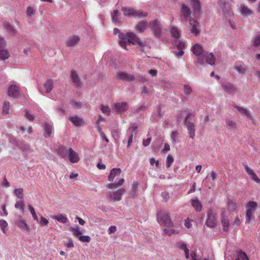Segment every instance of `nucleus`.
<instances>
[{
    "label": "nucleus",
    "instance_id": "obj_1",
    "mask_svg": "<svg viewBox=\"0 0 260 260\" xmlns=\"http://www.w3.org/2000/svg\"><path fill=\"white\" fill-rule=\"evenodd\" d=\"M113 33L114 35H118L120 39L119 44L125 50H128L126 48V46L129 44L138 45L142 47L145 46L144 44L133 32H128L125 35L121 34L119 29L115 28L113 30Z\"/></svg>",
    "mask_w": 260,
    "mask_h": 260
},
{
    "label": "nucleus",
    "instance_id": "obj_2",
    "mask_svg": "<svg viewBox=\"0 0 260 260\" xmlns=\"http://www.w3.org/2000/svg\"><path fill=\"white\" fill-rule=\"evenodd\" d=\"M157 220L160 225H164L167 227L173 226V222L171 219L169 213L166 211H160L157 214Z\"/></svg>",
    "mask_w": 260,
    "mask_h": 260
},
{
    "label": "nucleus",
    "instance_id": "obj_3",
    "mask_svg": "<svg viewBox=\"0 0 260 260\" xmlns=\"http://www.w3.org/2000/svg\"><path fill=\"white\" fill-rule=\"evenodd\" d=\"M121 10L124 15L126 16L144 18L147 16V13L141 10H137L132 8L122 7Z\"/></svg>",
    "mask_w": 260,
    "mask_h": 260
},
{
    "label": "nucleus",
    "instance_id": "obj_4",
    "mask_svg": "<svg viewBox=\"0 0 260 260\" xmlns=\"http://www.w3.org/2000/svg\"><path fill=\"white\" fill-rule=\"evenodd\" d=\"M257 204L254 201H249L247 203L246 208V222H250L256 210Z\"/></svg>",
    "mask_w": 260,
    "mask_h": 260
},
{
    "label": "nucleus",
    "instance_id": "obj_5",
    "mask_svg": "<svg viewBox=\"0 0 260 260\" xmlns=\"http://www.w3.org/2000/svg\"><path fill=\"white\" fill-rule=\"evenodd\" d=\"M206 225L210 228L214 227L217 223V217L215 212L212 209H209L207 213Z\"/></svg>",
    "mask_w": 260,
    "mask_h": 260
},
{
    "label": "nucleus",
    "instance_id": "obj_6",
    "mask_svg": "<svg viewBox=\"0 0 260 260\" xmlns=\"http://www.w3.org/2000/svg\"><path fill=\"white\" fill-rule=\"evenodd\" d=\"M218 5L225 16L233 15L231 6L229 3H226L225 0H220L218 2Z\"/></svg>",
    "mask_w": 260,
    "mask_h": 260
},
{
    "label": "nucleus",
    "instance_id": "obj_7",
    "mask_svg": "<svg viewBox=\"0 0 260 260\" xmlns=\"http://www.w3.org/2000/svg\"><path fill=\"white\" fill-rule=\"evenodd\" d=\"M125 192L124 188H121L115 191L110 192L109 193V198L112 202H118L121 200L122 196Z\"/></svg>",
    "mask_w": 260,
    "mask_h": 260
},
{
    "label": "nucleus",
    "instance_id": "obj_8",
    "mask_svg": "<svg viewBox=\"0 0 260 260\" xmlns=\"http://www.w3.org/2000/svg\"><path fill=\"white\" fill-rule=\"evenodd\" d=\"M190 116H193V115L191 114H187L185 119L184 123L188 131L189 138L191 139H193L195 137V125L192 122L188 121V119Z\"/></svg>",
    "mask_w": 260,
    "mask_h": 260
},
{
    "label": "nucleus",
    "instance_id": "obj_9",
    "mask_svg": "<svg viewBox=\"0 0 260 260\" xmlns=\"http://www.w3.org/2000/svg\"><path fill=\"white\" fill-rule=\"evenodd\" d=\"M188 30L195 36L198 35L200 32L199 23L193 19H189V24L188 27Z\"/></svg>",
    "mask_w": 260,
    "mask_h": 260
},
{
    "label": "nucleus",
    "instance_id": "obj_10",
    "mask_svg": "<svg viewBox=\"0 0 260 260\" xmlns=\"http://www.w3.org/2000/svg\"><path fill=\"white\" fill-rule=\"evenodd\" d=\"M191 50L194 54L198 56L197 62L199 63L203 64L204 60L200 56L203 53V47L200 45L196 44L192 47Z\"/></svg>",
    "mask_w": 260,
    "mask_h": 260
},
{
    "label": "nucleus",
    "instance_id": "obj_11",
    "mask_svg": "<svg viewBox=\"0 0 260 260\" xmlns=\"http://www.w3.org/2000/svg\"><path fill=\"white\" fill-rule=\"evenodd\" d=\"M191 14L190 9L185 4L181 5L180 17L182 21L186 22Z\"/></svg>",
    "mask_w": 260,
    "mask_h": 260
},
{
    "label": "nucleus",
    "instance_id": "obj_12",
    "mask_svg": "<svg viewBox=\"0 0 260 260\" xmlns=\"http://www.w3.org/2000/svg\"><path fill=\"white\" fill-rule=\"evenodd\" d=\"M149 27L152 29L156 36L158 37H160L161 33V26L159 22L157 20L150 22L149 24Z\"/></svg>",
    "mask_w": 260,
    "mask_h": 260
},
{
    "label": "nucleus",
    "instance_id": "obj_13",
    "mask_svg": "<svg viewBox=\"0 0 260 260\" xmlns=\"http://www.w3.org/2000/svg\"><path fill=\"white\" fill-rule=\"evenodd\" d=\"M116 78L122 81H132L135 79V77L125 72H120L117 73Z\"/></svg>",
    "mask_w": 260,
    "mask_h": 260
},
{
    "label": "nucleus",
    "instance_id": "obj_14",
    "mask_svg": "<svg viewBox=\"0 0 260 260\" xmlns=\"http://www.w3.org/2000/svg\"><path fill=\"white\" fill-rule=\"evenodd\" d=\"M80 38L77 35H72L70 36L66 42V45L67 47H74L78 44Z\"/></svg>",
    "mask_w": 260,
    "mask_h": 260
},
{
    "label": "nucleus",
    "instance_id": "obj_15",
    "mask_svg": "<svg viewBox=\"0 0 260 260\" xmlns=\"http://www.w3.org/2000/svg\"><path fill=\"white\" fill-rule=\"evenodd\" d=\"M68 158L72 163H76L79 161L80 158L78 154L73 149H68Z\"/></svg>",
    "mask_w": 260,
    "mask_h": 260
},
{
    "label": "nucleus",
    "instance_id": "obj_16",
    "mask_svg": "<svg viewBox=\"0 0 260 260\" xmlns=\"http://www.w3.org/2000/svg\"><path fill=\"white\" fill-rule=\"evenodd\" d=\"M221 86L224 92L226 93H231L237 90L236 86L230 82L223 83L221 84Z\"/></svg>",
    "mask_w": 260,
    "mask_h": 260
},
{
    "label": "nucleus",
    "instance_id": "obj_17",
    "mask_svg": "<svg viewBox=\"0 0 260 260\" xmlns=\"http://www.w3.org/2000/svg\"><path fill=\"white\" fill-rule=\"evenodd\" d=\"M71 78L72 82V84L74 86L77 87L80 86L81 81L76 71L74 70H72L71 71Z\"/></svg>",
    "mask_w": 260,
    "mask_h": 260
},
{
    "label": "nucleus",
    "instance_id": "obj_18",
    "mask_svg": "<svg viewBox=\"0 0 260 260\" xmlns=\"http://www.w3.org/2000/svg\"><path fill=\"white\" fill-rule=\"evenodd\" d=\"M19 94V88L16 85H11L9 87L8 94L14 99L17 98Z\"/></svg>",
    "mask_w": 260,
    "mask_h": 260
},
{
    "label": "nucleus",
    "instance_id": "obj_19",
    "mask_svg": "<svg viewBox=\"0 0 260 260\" xmlns=\"http://www.w3.org/2000/svg\"><path fill=\"white\" fill-rule=\"evenodd\" d=\"M234 107L242 116H246L251 120H253V117L251 115L249 111L247 110V109L239 106H235Z\"/></svg>",
    "mask_w": 260,
    "mask_h": 260
},
{
    "label": "nucleus",
    "instance_id": "obj_20",
    "mask_svg": "<svg viewBox=\"0 0 260 260\" xmlns=\"http://www.w3.org/2000/svg\"><path fill=\"white\" fill-rule=\"evenodd\" d=\"M69 120L76 126H80L84 124V120L82 118L78 116H70Z\"/></svg>",
    "mask_w": 260,
    "mask_h": 260
},
{
    "label": "nucleus",
    "instance_id": "obj_21",
    "mask_svg": "<svg viewBox=\"0 0 260 260\" xmlns=\"http://www.w3.org/2000/svg\"><path fill=\"white\" fill-rule=\"evenodd\" d=\"M115 110L118 113L124 112L127 109L126 102L117 103L114 104Z\"/></svg>",
    "mask_w": 260,
    "mask_h": 260
},
{
    "label": "nucleus",
    "instance_id": "obj_22",
    "mask_svg": "<svg viewBox=\"0 0 260 260\" xmlns=\"http://www.w3.org/2000/svg\"><path fill=\"white\" fill-rule=\"evenodd\" d=\"M226 208L229 212L236 211L238 206L235 200L229 199L226 203Z\"/></svg>",
    "mask_w": 260,
    "mask_h": 260
},
{
    "label": "nucleus",
    "instance_id": "obj_23",
    "mask_svg": "<svg viewBox=\"0 0 260 260\" xmlns=\"http://www.w3.org/2000/svg\"><path fill=\"white\" fill-rule=\"evenodd\" d=\"M190 202L191 205L196 211L200 212L202 211L203 206L197 197L192 199Z\"/></svg>",
    "mask_w": 260,
    "mask_h": 260
},
{
    "label": "nucleus",
    "instance_id": "obj_24",
    "mask_svg": "<svg viewBox=\"0 0 260 260\" xmlns=\"http://www.w3.org/2000/svg\"><path fill=\"white\" fill-rule=\"evenodd\" d=\"M239 10L241 14L243 16L251 15L253 13L252 11L244 4L240 5Z\"/></svg>",
    "mask_w": 260,
    "mask_h": 260
},
{
    "label": "nucleus",
    "instance_id": "obj_25",
    "mask_svg": "<svg viewBox=\"0 0 260 260\" xmlns=\"http://www.w3.org/2000/svg\"><path fill=\"white\" fill-rule=\"evenodd\" d=\"M244 168L246 173L251 176V179L256 183L260 184V179L258 178L257 175L254 173L253 171L249 168L246 165H244Z\"/></svg>",
    "mask_w": 260,
    "mask_h": 260
},
{
    "label": "nucleus",
    "instance_id": "obj_26",
    "mask_svg": "<svg viewBox=\"0 0 260 260\" xmlns=\"http://www.w3.org/2000/svg\"><path fill=\"white\" fill-rule=\"evenodd\" d=\"M203 56L206 59V61L210 65H213L215 63V58L212 53L204 52Z\"/></svg>",
    "mask_w": 260,
    "mask_h": 260
},
{
    "label": "nucleus",
    "instance_id": "obj_27",
    "mask_svg": "<svg viewBox=\"0 0 260 260\" xmlns=\"http://www.w3.org/2000/svg\"><path fill=\"white\" fill-rule=\"evenodd\" d=\"M225 211H222L221 213V223L223 226L224 231H228L230 225V222L228 218L225 215Z\"/></svg>",
    "mask_w": 260,
    "mask_h": 260
},
{
    "label": "nucleus",
    "instance_id": "obj_28",
    "mask_svg": "<svg viewBox=\"0 0 260 260\" xmlns=\"http://www.w3.org/2000/svg\"><path fill=\"white\" fill-rule=\"evenodd\" d=\"M17 225L19 229L25 231H29L30 227L26 222L22 218H20L17 222Z\"/></svg>",
    "mask_w": 260,
    "mask_h": 260
},
{
    "label": "nucleus",
    "instance_id": "obj_29",
    "mask_svg": "<svg viewBox=\"0 0 260 260\" xmlns=\"http://www.w3.org/2000/svg\"><path fill=\"white\" fill-rule=\"evenodd\" d=\"M121 173V170L119 168L113 169L109 175L108 180L109 181H113L114 178L119 175Z\"/></svg>",
    "mask_w": 260,
    "mask_h": 260
},
{
    "label": "nucleus",
    "instance_id": "obj_30",
    "mask_svg": "<svg viewBox=\"0 0 260 260\" xmlns=\"http://www.w3.org/2000/svg\"><path fill=\"white\" fill-rule=\"evenodd\" d=\"M191 5L192 6L194 13H198L199 15L201 12V6L199 0H191Z\"/></svg>",
    "mask_w": 260,
    "mask_h": 260
},
{
    "label": "nucleus",
    "instance_id": "obj_31",
    "mask_svg": "<svg viewBox=\"0 0 260 260\" xmlns=\"http://www.w3.org/2000/svg\"><path fill=\"white\" fill-rule=\"evenodd\" d=\"M139 183L138 182L134 181L132 185V188L129 193L131 198H135L138 196V187Z\"/></svg>",
    "mask_w": 260,
    "mask_h": 260
},
{
    "label": "nucleus",
    "instance_id": "obj_32",
    "mask_svg": "<svg viewBox=\"0 0 260 260\" xmlns=\"http://www.w3.org/2000/svg\"><path fill=\"white\" fill-rule=\"evenodd\" d=\"M148 26H149L148 23L146 21H142L136 25V28L140 32H143Z\"/></svg>",
    "mask_w": 260,
    "mask_h": 260
},
{
    "label": "nucleus",
    "instance_id": "obj_33",
    "mask_svg": "<svg viewBox=\"0 0 260 260\" xmlns=\"http://www.w3.org/2000/svg\"><path fill=\"white\" fill-rule=\"evenodd\" d=\"M45 89L44 92L49 93L51 91L53 87V82L51 79L47 80L44 84Z\"/></svg>",
    "mask_w": 260,
    "mask_h": 260
},
{
    "label": "nucleus",
    "instance_id": "obj_34",
    "mask_svg": "<svg viewBox=\"0 0 260 260\" xmlns=\"http://www.w3.org/2000/svg\"><path fill=\"white\" fill-rule=\"evenodd\" d=\"M53 129V127L52 125L46 123L44 126L45 134L44 136L46 138H48L51 136Z\"/></svg>",
    "mask_w": 260,
    "mask_h": 260
},
{
    "label": "nucleus",
    "instance_id": "obj_35",
    "mask_svg": "<svg viewBox=\"0 0 260 260\" xmlns=\"http://www.w3.org/2000/svg\"><path fill=\"white\" fill-rule=\"evenodd\" d=\"M52 218L54 219L57 220L58 222H60L62 223H66L68 221V219L67 217V216H66L62 214H59L58 215H54V216H53L52 217Z\"/></svg>",
    "mask_w": 260,
    "mask_h": 260
},
{
    "label": "nucleus",
    "instance_id": "obj_36",
    "mask_svg": "<svg viewBox=\"0 0 260 260\" xmlns=\"http://www.w3.org/2000/svg\"><path fill=\"white\" fill-rule=\"evenodd\" d=\"M57 153L62 158L66 159L68 154V149H67L65 147L60 146L58 148Z\"/></svg>",
    "mask_w": 260,
    "mask_h": 260
},
{
    "label": "nucleus",
    "instance_id": "obj_37",
    "mask_svg": "<svg viewBox=\"0 0 260 260\" xmlns=\"http://www.w3.org/2000/svg\"><path fill=\"white\" fill-rule=\"evenodd\" d=\"M124 179L123 178H121L120 179L118 182H114V183H109L107 187L109 188V189H111L113 187H120L121 186L123 183H124Z\"/></svg>",
    "mask_w": 260,
    "mask_h": 260
},
{
    "label": "nucleus",
    "instance_id": "obj_38",
    "mask_svg": "<svg viewBox=\"0 0 260 260\" xmlns=\"http://www.w3.org/2000/svg\"><path fill=\"white\" fill-rule=\"evenodd\" d=\"M14 193L18 199H23L24 193L23 189L22 188H16L14 191Z\"/></svg>",
    "mask_w": 260,
    "mask_h": 260
},
{
    "label": "nucleus",
    "instance_id": "obj_39",
    "mask_svg": "<svg viewBox=\"0 0 260 260\" xmlns=\"http://www.w3.org/2000/svg\"><path fill=\"white\" fill-rule=\"evenodd\" d=\"M237 257L235 260H249L246 254L242 251H238L237 253Z\"/></svg>",
    "mask_w": 260,
    "mask_h": 260
},
{
    "label": "nucleus",
    "instance_id": "obj_40",
    "mask_svg": "<svg viewBox=\"0 0 260 260\" xmlns=\"http://www.w3.org/2000/svg\"><path fill=\"white\" fill-rule=\"evenodd\" d=\"M70 229H71V231L73 232L74 236H75L76 237H77L78 238L82 234V232L80 230V228L79 226L71 227L70 228Z\"/></svg>",
    "mask_w": 260,
    "mask_h": 260
},
{
    "label": "nucleus",
    "instance_id": "obj_41",
    "mask_svg": "<svg viewBox=\"0 0 260 260\" xmlns=\"http://www.w3.org/2000/svg\"><path fill=\"white\" fill-rule=\"evenodd\" d=\"M233 68L240 74H244L246 71V68L242 65H234Z\"/></svg>",
    "mask_w": 260,
    "mask_h": 260
},
{
    "label": "nucleus",
    "instance_id": "obj_42",
    "mask_svg": "<svg viewBox=\"0 0 260 260\" xmlns=\"http://www.w3.org/2000/svg\"><path fill=\"white\" fill-rule=\"evenodd\" d=\"M24 200H21L20 201H17L15 205V207L16 209H19L23 212L24 207Z\"/></svg>",
    "mask_w": 260,
    "mask_h": 260
},
{
    "label": "nucleus",
    "instance_id": "obj_43",
    "mask_svg": "<svg viewBox=\"0 0 260 260\" xmlns=\"http://www.w3.org/2000/svg\"><path fill=\"white\" fill-rule=\"evenodd\" d=\"M164 233L165 235L170 236L173 234H178L179 233V231L173 229H165L164 230Z\"/></svg>",
    "mask_w": 260,
    "mask_h": 260
},
{
    "label": "nucleus",
    "instance_id": "obj_44",
    "mask_svg": "<svg viewBox=\"0 0 260 260\" xmlns=\"http://www.w3.org/2000/svg\"><path fill=\"white\" fill-rule=\"evenodd\" d=\"M5 26L11 36H14L16 34V30L13 27L11 24L6 23Z\"/></svg>",
    "mask_w": 260,
    "mask_h": 260
},
{
    "label": "nucleus",
    "instance_id": "obj_45",
    "mask_svg": "<svg viewBox=\"0 0 260 260\" xmlns=\"http://www.w3.org/2000/svg\"><path fill=\"white\" fill-rule=\"evenodd\" d=\"M9 52L6 50H0V59L6 60L9 57Z\"/></svg>",
    "mask_w": 260,
    "mask_h": 260
},
{
    "label": "nucleus",
    "instance_id": "obj_46",
    "mask_svg": "<svg viewBox=\"0 0 260 260\" xmlns=\"http://www.w3.org/2000/svg\"><path fill=\"white\" fill-rule=\"evenodd\" d=\"M10 107V103L8 102H5L3 104V114L5 115L8 114Z\"/></svg>",
    "mask_w": 260,
    "mask_h": 260
},
{
    "label": "nucleus",
    "instance_id": "obj_47",
    "mask_svg": "<svg viewBox=\"0 0 260 260\" xmlns=\"http://www.w3.org/2000/svg\"><path fill=\"white\" fill-rule=\"evenodd\" d=\"M120 15L119 12L115 10L113 11V14H112V18L113 21L115 22H119V16Z\"/></svg>",
    "mask_w": 260,
    "mask_h": 260
},
{
    "label": "nucleus",
    "instance_id": "obj_48",
    "mask_svg": "<svg viewBox=\"0 0 260 260\" xmlns=\"http://www.w3.org/2000/svg\"><path fill=\"white\" fill-rule=\"evenodd\" d=\"M101 109L104 114L107 115V116L110 115L111 110L109 106L102 105L101 106Z\"/></svg>",
    "mask_w": 260,
    "mask_h": 260
},
{
    "label": "nucleus",
    "instance_id": "obj_49",
    "mask_svg": "<svg viewBox=\"0 0 260 260\" xmlns=\"http://www.w3.org/2000/svg\"><path fill=\"white\" fill-rule=\"evenodd\" d=\"M8 225V223L6 220L3 219L0 220V227L4 233H6Z\"/></svg>",
    "mask_w": 260,
    "mask_h": 260
},
{
    "label": "nucleus",
    "instance_id": "obj_50",
    "mask_svg": "<svg viewBox=\"0 0 260 260\" xmlns=\"http://www.w3.org/2000/svg\"><path fill=\"white\" fill-rule=\"evenodd\" d=\"M171 34L172 36L176 39H178L180 37V31L177 27L172 28Z\"/></svg>",
    "mask_w": 260,
    "mask_h": 260
},
{
    "label": "nucleus",
    "instance_id": "obj_51",
    "mask_svg": "<svg viewBox=\"0 0 260 260\" xmlns=\"http://www.w3.org/2000/svg\"><path fill=\"white\" fill-rule=\"evenodd\" d=\"M28 210H29V212H30V213L32 214L33 219L35 220L38 221V216L36 214V213L35 210L34 208H33V207L31 205H29L28 206Z\"/></svg>",
    "mask_w": 260,
    "mask_h": 260
},
{
    "label": "nucleus",
    "instance_id": "obj_52",
    "mask_svg": "<svg viewBox=\"0 0 260 260\" xmlns=\"http://www.w3.org/2000/svg\"><path fill=\"white\" fill-rule=\"evenodd\" d=\"M252 45L254 47H260V35H258L254 38Z\"/></svg>",
    "mask_w": 260,
    "mask_h": 260
},
{
    "label": "nucleus",
    "instance_id": "obj_53",
    "mask_svg": "<svg viewBox=\"0 0 260 260\" xmlns=\"http://www.w3.org/2000/svg\"><path fill=\"white\" fill-rule=\"evenodd\" d=\"M78 239L82 242H89L90 241V238L88 236H80L79 237Z\"/></svg>",
    "mask_w": 260,
    "mask_h": 260
},
{
    "label": "nucleus",
    "instance_id": "obj_54",
    "mask_svg": "<svg viewBox=\"0 0 260 260\" xmlns=\"http://www.w3.org/2000/svg\"><path fill=\"white\" fill-rule=\"evenodd\" d=\"M179 134L177 131H173L171 134V138L173 143L175 144L176 142V138Z\"/></svg>",
    "mask_w": 260,
    "mask_h": 260
},
{
    "label": "nucleus",
    "instance_id": "obj_55",
    "mask_svg": "<svg viewBox=\"0 0 260 260\" xmlns=\"http://www.w3.org/2000/svg\"><path fill=\"white\" fill-rule=\"evenodd\" d=\"M174 161L173 157L170 155H168L167 158V167L169 168L171 166L172 164Z\"/></svg>",
    "mask_w": 260,
    "mask_h": 260
},
{
    "label": "nucleus",
    "instance_id": "obj_56",
    "mask_svg": "<svg viewBox=\"0 0 260 260\" xmlns=\"http://www.w3.org/2000/svg\"><path fill=\"white\" fill-rule=\"evenodd\" d=\"M70 104L76 109H78L81 107V103L80 102L72 101L70 102Z\"/></svg>",
    "mask_w": 260,
    "mask_h": 260
},
{
    "label": "nucleus",
    "instance_id": "obj_57",
    "mask_svg": "<svg viewBox=\"0 0 260 260\" xmlns=\"http://www.w3.org/2000/svg\"><path fill=\"white\" fill-rule=\"evenodd\" d=\"M34 14V9L32 7L28 6L26 10V15L27 16H32Z\"/></svg>",
    "mask_w": 260,
    "mask_h": 260
},
{
    "label": "nucleus",
    "instance_id": "obj_58",
    "mask_svg": "<svg viewBox=\"0 0 260 260\" xmlns=\"http://www.w3.org/2000/svg\"><path fill=\"white\" fill-rule=\"evenodd\" d=\"M226 124L231 128H234L236 127V122L232 120H227L225 121Z\"/></svg>",
    "mask_w": 260,
    "mask_h": 260
},
{
    "label": "nucleus",
    "instance_id": "obj_59",
    "mask_svg": "<svg viewBox=\"0 0 260 260\" xmlns=\"http://www.w3.org/2000/svg\"><path fill=\"white\" fill-rule=\"evenodd\" d=\"M184 91L185 94H189L191 93L192 90L190 86L187 85H185L184 86Z\"/></svg>",
    "mask_w": 260,
    "mask_h": 260
},
{
    "label": "nucleus",
    "instance_id": "obj_60",
    "mask_svg": "<svg viewBox=\"0 0 260 260\" xmlns=\"http://www.w3.org/2000/svg\"><path fill=\"white\" fill-rule=\"evenodd\" d=\"M141 92L142 93L148 95L150 92V90L145 86H143L141 87Z\"/></svg>",
    "mask_w": 260,
    "mask_h": 260
},
{
    "label": "nucleus",
    "instance_id": "obj_61",
    "mask_svg": "<svg viewBox=\"0 0 260 260\" xmlns=\"http://www.w3.org/2000/svg\"><path fill=\"white\" fill-rule=\"evenodd\" d=\"M185 47V44L184 42H179L177 45V48L178 50H183Z\"/></svg>",
    "mask_w": 260,
    "mask_h": 260
},
{
    "label": "nucleus",
    "instance_id": "obj_62",
    "mask_svg": "<svg viewBox=\"0 0 260 260\" xmlns=\"http://www.w3.org/2000/svg\"><path fill=\"white\" fill-rule=\"evenodd\" d=\"M48 222L49 221L47 219L42 216L41 217L40 224L41 226H43L44 225H47Z\"/></svg>",
    "mask_w": 260,
    "mask_h": 260
},
{
    "label": "nucleus",
    "instance_id": "obj_63",
    "mask_svg": "<svg viewBox=\"0 0 260 260\" xmlns=\"http://www.w3.org/2000/svg\"><path fill=\"white\" fill-rule=\"evenodd\" d=\"M66 246L68 248H73L74 246L73 241L72 239L69 240L66 243Z\"/></svg>",
    "mask_w": 260,
    "mask_h": 260
},
{
    "label": "nucleus",
    "instance_id": "obj_64",
    "mask_svg": "<svg viewBox=\"0 0 260 260\" xmlns=\"http://www.w3.org/2000/svg\"><path fill=\"white\" fill-rule=\"evenodd\" d=\"M151 141V138L150 137L146 140H144L143 141V145L144 146H148Z\"/></svg>",
    "mask_w": 260,
    "mask_h": 260
}]
</instances>
